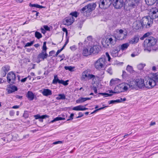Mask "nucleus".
<instances>
[{
    "label": "nucleus",
    "instance_id": "nucleus-28",
    "mask_svg": "<svg viewBox=\"0 0 158 158\" xmlns=\"http://www.w3.org/2000/svg\"><path fill=\"white\" fill-rule=\"evenodd\" d=\"M105 7L106 9L109 7L112 3V1L111 0H105Z\"/></svg>",
    "mask_w": 158,
    "mask_h": 158
},
{
    "label": "nucleus",
    "instance_id": "nucleus-12",
    "mask_svg": "<svg viewBox=\"0 0 158 158\" xmlns=\"http://www.w3.org/2000/svg\"><path fill=\"white\" fill-rule=\"evenodd\" d=\"M74 19L72 16H69L65 18L63 23L64 25L69 26L71 25L74 21Z\"/></svg>",
    "mask_w": 158,
    "mask_h": 158
},
{
    "label": "nucleus",
    "instance_id": "nucleus-9",
    "mask_svg": "<svg viewBox=\"0 0 158 158\" xmlns=\"http://www.w3.org/2000/svg\"><path fill=\"white\" fill-rule=\"evenodd\" d=\"M150 17L153 20L158 17V9L156 7L152 8L150 9L149 15Z\"/></svg>",
    "mask_w": 158,
    "mask_h": 158
},
{
    "label": "nucleus",
    "instance_id": "nucleus-21",
    "mask_svg": "<svg viewBox=\"0 0 158 158\" xmlns=\"http://www.w3.org/2000/svg\"><path fill=\"white\" fill-rule=\"evenodd\" d=\"M91 53H98L100 50L98 46L97 45H94L90 48Z\"/></svg>",
    "mask_w": 158,
    "mask_h": 158
},
{
    "label": "nucleus",
    "instance_id": "nucleus-33",
    "mask_svg": "<svg viewBox=\"0 0 158 158\" xmlns=\"http://www.w3.org/2000/svg\"><path fill=\"white\" fill-rule=\"evenodd\" d=\"M35 37L38 39L41 38L42 37L41 34L39 32L37 31L35 32Z\"/></svg>",
    "mask_w": 158,
    "mask_h": 158
},
{
    "label": "nucleus",
    "instance_id": "nucleus-20",
    "mask_svg": "<svg viewBox=\"0 0 158 158\" xmlns=\"http://www.w3.org/2000/svg\"><path fill=\"white\" fill-rule=\"evenodd\" d=\"M134 26L136 29H139L143 27L141 22L139 21L135 22L134 23Z\"/></svg>",
    "mask_w": 158,
    "mask_h": 158
},
{
    "label": "nucleus",
    "instance_id": "nucleus-61",
    "mask_svg": "<svg viewBox=\"0 0 158 158\" xmlns=\"http://www.w3.org/2000/svg\"><path fill=\"white\" fill-rule=\"evenodd\" d=\"M70 49L72 51H74L76 49V47L75 45H73L70 47Z\"/></svg>",
    "mask_w": 158,
    "mask_h": 158
},
{
    "label": "nucleus",
    "instance_id": "nucleus-63",
    "mask_svg": "<svg viewBox=\"0 0 158 158\" xmlns=\"http://www.w3.org/2000/svg\"><path fill=\"white\" fill-rule=\"evenodd\" d=\"M87 39L89 41H91L92 39V36H88L87 38Z\"/></svg>",
    "mask_w": 158,
    "mask_h": 158
},
{
    "label": "nucleus",
    "instance_id": "nucleus-44",
    "mask_svg": "<svg viewBox=\"0 0 158 158\" xmlns=\"http://www.w3.org/2000/svg\"><path fill=\"white\" fill-rule=\"evenodd\" d=\"M87 78H88L89 79H91L92 78H95V76L92 74H88Z\"/></svg>",
    "mask_w": 158,
    "mask_h": 158
},
{
    "label": "nucleus",
    "instance_id": "nucleus-23",
    "mask_svg": "<svg viewBox=\"0 0 158 158\" xmlns=\"http://www.w3.org/2000/svg\"><path fill=\"white\" fill-rule=\"evenodd\" d=\"M88 71L87 70L83 71L82 73V76L81 78V79L82 81H85V78L87 77L88 76Z\"/></svg>",
    "mask_w": 158,
    "mask_h": 158
},
{
    "label": "nucleus",
    "instance_id": "nucleus-46",
    "mask_svg": "<svg viewBox=\"0 0 158 158\" xmlns=\"http://www.w3.org/2000/svg\"><path fill=\"white\" fill-rule=\"evenodd\" d=\"M116 102H118V99H117L116 100H112L109 101L108 102V103H109V104H110L114 103Z\"/></svg>",
    "mask_w": 158,
    "mask_h": 158
},
{
    "label": "nucleus",
    "instance_id": "nucleus-29",
    "mask_svg": "<svg viewBox=\"0 0 158 158\" xmlns=\"http://www.w3.org/2000/svg\"><path fill=\"white\" fill-rule=\"evenodd\" d=\"M65 119V118H62L61 117H57L55 118H54L53 120H52L49 123H53L55 122L58 121L59 120H64Z\"/></svg>",
    "mask_w": 158,
    "mask_h": 158
},
{
    "label": "nucleus",
    "instance_id": "nucleus-62",
    "mask_svg": "<svg viewBox=\"0 0 158 158\" xmlns=\"http://www.w3.org/2000/svg\"><path fill=\"white\" fill-rule=\"evenodd\" d=\"M150 32H148L144 35V36H145V38L148 37L150 35Z\"/></svg>",
    "mask_w": 158,
    "mask_h": 158
},
{
    "label": "nucleus",
    "instance_id": "nucleus-26",
    "mask_svg": "<svg viewBox=\"0 0 158 158\" xmlns=\"http://www.w3.org/2000/svg\"><path fill=\"white\" fill-rule=\"evenodd\" d=\"M99 7L101 9H106L105 0H99Z\"/></svg>",
    "mask_w": 158,
    "mask_h": 158
},
{
    "label": "nucleus",
    "instance_id": "nucleus-56",
    "mask_svg": "<svg viewBox=\"0 0 158 158\" xmlns=\"http://www.w3.org/2000/svg\"><path fill=\"white\" fill-rule=\"evenodd\" d=\"M73 116H74L73 114L72 113V114H71L69 116V118L67 120V121H69V120L73 119Z\"/></svg>",
    "mask_w": 158,
    "mask_h": 158
},
{
    "label": "nucleus",
    "instance_id": "nucleus-8",
    "mask_svg": "<svg viewBox=\"0 0 158 158\" xmlns=\"http://www.w3.org/2000/svg\"><path fill=\"white\" fill-rule=\"evenodd\" d=\"M68 80L64 81L62 79L60 80L58 79L57 75H55L54 76V78L52 81V83L53 84L56 85L57 83H58L59 84H61L66 86L68 84Z\"/></svg>",
    "mask_w": 158,
    "mask_h": 158
},
{
    "label": "nucleus",
    "instance_id": "nucleus-45",
    "mask_svg": "<svg viewBox=\"0 0 158 158\" xmlns=\"http://www.w3.org/2000/svg\"><path fill=\"white\" fill-rule=\"evenodd\" d=\"M103 56H104V55ZM106 57V58L107 57L108 58V60L109 61H110L111 58L110 55H109L108 53V52H106V56H104Z\"/></svg>",
    "mask_w": 158,
    "mask_h": 158
},
{
    "label": "nucleus",
    "instance_id": "nucleus-64",
    "mask_svg": "<svg viewBox=\"0 0 158 158\" xmlns=\"http://www.w3.org/2000/svg\"><path fill=\"white\" fill-rule=\"evenodd\" d=\"M62 51V50L60 49L59 50H58L56 52V54L55 55V56H57L58 54Z\"/></svg>",
    "mask_w": 158,
    "mask_h": 158
},
{
    "label": "nucleus",
    "instance_id": "nucleus-40",
    "mask_svg": "<svg viewBox=\"0 0 158 158\" xmlns=\"http://www.w3.org/2000/svg\"><path fill=\"white\" fill-rule=\"evenodd\" d=\"M99 94L102 95L103 96H104L105 97H107L109 96H111L112 95V94H109L107 93H99Z\"/></svg>",
    "mask_w": 158,
    "mask_h": 158
},
{
    "label": "nucleus",
    "instance_id": "nucleus-34",
    "mask_svg": "<svg viewBox=\"0 0 158 158\" xmlns=\"http://www.w3.org/2000/svg\"><path fill=\"white\" fill-rule=\"evenodd\" d=\"M126 69L130 73H133V72L134 70H133L132 67L129 65L127 66Z\"/></svg>",
    "mask_w": 158,
    "mask_h": 158
},
{
    "label": "nucleus",
    "instance_id": "nucleus-7",
    "mask_svg": "<svg viewBox=\"0 0 158 158\" xmlns=\"http://www.w3.org/2000/svg\"><path fill=\"white\" fill-rule=\"evenodd\" d=\"M7 81L9 84L13 85L15 84L16 79L15 74L13 72H9L7 75Z\"/></svg>",
    "mask_w": 158,
    "mask_h": 158
},
{
    "label": "nucleus",
    "instance_id": "nucleus-48",
    "mask_svg": "<svg viewBox=\"0 0 158 158\" xmlns=\"http://www.w3.org/2000/svg\"><path fill=\"white\" fill-rule=\"evenodd\" d=\"M145 1L146 2V3L147 5L148 6H151L152 5V4L151 3V0H145Z\"/></svg>",
    "mask_w": 158,
    "mask_h": 158
},
{
    "label": "nucleus",
    "instance_id": "nucleus-1",
    "mask_svg": "<svg viewBox=\"0 0 158 158\" xmlns=\"http://www.w3.org/2000/svg\"><path fill=\"white\" fill-rule=\"evenodd\" d=\"M119 9L123 6L127 10L136 8L141 3V0H119Z\"/></svg>",
    "mask_w": 158,
    "mask_h": 158
},
{
    "label": "nucleus",
    "instance_id": "nucleus-25",
    "mask_svg": "<svg viewBox=\"0 0 158 158\" xmlns=\"http://www.w3.org/2000/svg\"><path fill=\"white\" fill-rule=\"evenodd\" d=\"M151 78L155 81L156 83L158 82V73H153Z\"/></svg>",
    "mask_w": 158,
    "mask_h": 158
},
{
    "label": "nucleus",
    "instance_id": "nucleus-60",
    "mask_svg": "<svg viewBox=\"0 0 158 158\" xmlns=\"http://www.w3.org/2000/svg\"><path fill=\"white\" fill-rule=\"evenodd\" d=\"M35 119H40L41 118V116L39 114H37L34 116Z\"/></svg>",
    "mask_w": 158,
    "mask_h": 158
},
{
    "label": "nucleus",
    "instance_id": "nucleus-22",
    "mask_svg": "<svg viewBox=\"0 0 158 158\" xmlns=\"http://www.w3.org/2000/svg\"><path fill=\"white\" fill-rule=\"evenodd\" d=\"M35 95L31 91H28L27 94V97L28 99L32 101L34 98Z\"/></svg>",
    "mask_w": 158,
    "mask_h": 158
},
{
    "label": "nucleus",
    "instance_id": "nucleus-47",
    "mask_svg": "<svg viewBox=\"0 0 158 158\" xmlns=\"http://www.w3.org/2000/svg\"><path fill=\"white\" fill-rule=\"evenodd\" d=\"M114 0H113V1H114ZM118 2V0H115V2H114V3H113V5L114 6V7L115 8L117 9L118 8V6H117V3Z\"/></svg>",
    "mask_w": 158,
    "mask_h": 158
},
{
    "label": "nucleus",
    "instance_id": "nucleus-35",
    "mask_svg": "<svg viewBox=\"0 0 158 158\" xmlns=\"http://www.w3.org/2000/svg\"><path fill=\"white\" fill-rule=\"evenodd\" d=\"M9 68L8 66H5L2 68V70L3 72L7 73L9 70Z\"/></svg>",
    "mask_w": 158,
    "mask_h": 158
},
{
    "label": "nucleus",
    "instance_id": "nucleus-42",
    "mask_svg": "<svg viewBox=\"0 0 158 158\" xmlns=\"http://www.w3.org/2000/svg\"><path fill=\"white\" fill-rule=\"evenodd\" d=\"M29 114L28 112L27 111H25L24 112L23 116L25 118H28Z\"/></svg>",
    "mask_w": 158,
    "mask_h": 158
},
{
    "label": "nucleus",
    "instance_id": "nucleus-43",
    "mask_svg": "<svg viewBox=\"0 0 158 158\" xmlns=\"http://www.w3.org/2000/svg\"><path fill=\"white\" fill-rule=\"evenodd\" d=\"M34 41H31L30 42H28L26 44L25 47H29L31 46L34 43Z\"/></svg>",
    "mask_w": 158,
    "mask_h": 158
},
{
    "label": "nucleus",
    "instance_id": "nucleus-58",
    "mask_svg": "<svg viewBox=\"0 0 158 158\" xmlns=\"http://www.w3.org/2000/svg\"><path fill=\"white\" fill-rule=\"evenodd\" d=\"M44 27L45 30H46V31H49L50 30V28L47 25H44Z\"/></svg>",
    "mask_w": 158,
    "mask_h": 158
},
{
    "label": "nucleus",
    "instance_id": "nucleus-14",
    "mask_svg": "<svg viewBox=\"0 0 158 158\" xmlns=\"http://www.w3.org/2000/svg\"><path fill=\"white\" fill-rule=\"evenodd\" d=\"M127 32L126 31H123L122 29L119 30V40H122L126 38Z\"/></svg>",
    "mask_w": 158,
    "mask_h": 158
},
{
    "label": "nucleus",
    "instance_id": "nucleus-31",
    "mask_svg": "<svg viewBox=\"0 0 158 158\" xmlns=\"http://www.w3.org/2000/svg\"><path fill=\"white\" fill-rule=\"evenodd\" d=\"M129 46V44L128 43L123 44L121 46V49L122 50H125Z\"/></svg>",
    "mask_w": 158,
    "mask_h": 158
},
{
    "label": "nucleus",
    "instance_id": "nucleus-16",
    "mask_svg": "<svg viewBox=\"0 0 158 158\" xmlns=\"http://www.w3.org/2000/svg\"><path fill=\"white\" fill-rule=\"evenodd\" d=\"M41 93L44 96H45L51 95L52 94V91L48 89H43Z\"/></svg>",
    "mask_w": 158,
    "mask_h": 158
},
{
    "label": "nucleus",
    "instance_id": "nucleus-6",
    "mask_svg": "<svg viewBox=\"0 0 158 158\" xmlns=\"http://www.w3.org/2000/svg\"><path fill=\"white\" fill-rule=\"evenodd\" d=\"M141 20L143 27L145 26L146 28L150 27L153 22V20L148 16L143 18Z\"/></svg>",
    "mask_w": 158,
    "mask_h": 158
},
{
    "label": "nucleus",
    "instance_id": "nucleus-30",
    "mask_svg": "<svg viewBox=\"0 0 158 158\" xmlns=\"http://www.w3.org/2000/svg\"><path fill=\"white\" fill-rule=\"evenodd\" d=\"M83 107V106L80 105L74 107L73 108V110L76 111L82 110V107Z\"/></svg>",
    "mask_w": 158,
    "mask_h": 158
},
{
    "label": "nucleus",
    "instance_id": "nucleus-4",
    "mask_svg": "<svg viewBox=\"0 0 158 158\" xmlns=\"http://www.w3.org/2000/svg\"><path fill=\"white\" fill-rule=\"evenodd\" d=\"M106 62V57L105 56H102L95 62L94 67L97 70H103L105 69Z\"/></svg>",
    "mask_w": 158,
    "mask_h": 158
},
{
    "label": "nucleus",
    "instance_id": "nucleus-18",
    "mask_svg": "<svg viewBox=\"0 0 158 158\" xmlns=\"http://www.w3.org/2000/svg\"><path fill=\"white\" fill-rule=\"evenodd\" d=\"M82 55L84 56H87L91 54V48H83L82 51Z\"/></svg>",
    "mask_w": 158,
    "mask_h": 158
},
{
    "label": "nucleus",
    "instance_id": "nucleus-2",
    "mask_svg": "<svg viewBox=\"0 0 158 158\" xmlns=\"http://www.w3.org/2000/svg\"><path fill=\"white\" fill-rule=\"evenodd\" d=\"M157 40L154 37L152 36H150L146 39L143 42V46L145 48V50L149 52L152 50L154 51H158V48L155 46L156 44Z\"/></svg>",
    "mask_w": 158,
    "mask_h": 158
},
{
    "label": "nucleus",
    "instance_id": "nucleus-57",
    "mask_svg": "<svg viewBox=\"0 0 158 158\" xmlns=\"http://www.w3.org/2000/svg\"><path fill=\"white\" fill-rule=\"evenodd\" d=\"M78 115H79V116L78 117H76V118H81V117H82L84 115L81 112H79L78 113Z\"/></svg>",
    "mask_w": 158,
    "mask_h": 158
},
{
    "label": "nucleus",
    "instance_id": "nucleus-10",
    "mask_svg": "<svg viewBox=\"0 0 158 158\" xmlns=\"http://www.w3.org/2000/svg\"><path fill=\"white\" fill-rule=\"evenodd\" d=\"M145 83V87L148 89H151L156 85L155 81L151 78H148Z\"/></svg>",
    "mask_w": 158,
    "mask_h": 158
},
{
    "label": "nucleus",
    "instance_id": "nucleus-17",
    "mask_svg": "<svg viewBox=\"0 0 158 158\" xmlns=\"http://www.w3.org/2000/svg\"><path fill=\"white\" fill-rule=\"evenodd\" d=\"M139 38V36L138 35H134L133 37L129 40V43L130 44H134L138 43Z\"/></svg>",
    "mask_w": 158,
    "mask_h": 158
},
{
    "label": "nucleus",
    "instance_id": "nucleus-53",
    "mask_svg": "<svg viewBox=\"0 0 158 158\" xmlns=\"http://www.w3.org/2000/svg\"><path fill=\"white\" fill-rule=\"evenodd\" d=\"M117 87H115L114 89V91L112 90L110 91L109 93H118V91L115 90V89L117 88Z\"/></svg>",
    "mask_w": 158,
    "mask_h": 158
},
{
    "label": "nucleus",
    "instance_id": "nucleus-24",
    "mask_svg": "<svg viewBox=\"0 0 158 158\" xmlns=\"http://www.w3.org/2000/svg\"><path fill=\"white\" fill-rule=\"evenodd\" d=\"M118 54V51L117 48H114V49L111 52V55L113 57H115L117 56Z\"/></svg>",
    "mask_w": 158,
    "mask_h": 158
},
{
    "label": "nucleus",
    "instance_id": "nucleus-37",
    "mask_svg": "<svg viewBox=\"0 0 158 158\" xmlns=\"http://www.w3.org/2000/svg\"><path fill=\"white\" fill-rule=\"evenodd\" d=\"M64 68L66 70H69L70 71H72L74 67L71 66H65Z\"/></svg>",
    "mask_w": 158,
    "mask_h": 158
},
{
    "label": "nucleus",
    "instance_id": "nucleus-52",
    "mask_svg": "<svg viewBox=\"0 0 158 158\" xmlns=\"http://www.w3.org/2000/svg\"><path fill=\"white\" fill-rule=\"evenodd\" d=\"M117 79H116V80H117ZM116 81V80L112 79L110 81V84L111 85L113 84H115V82Z\"/></svg>",
    "mask_w": 158,
    "mask_h": 158
},
{
    "label": "nucleus",
    "instance_id": "nucleus-36",
    "mask_svg": "<svg viewBox=\"0 0 158 158\" xmlns=\"http://www.w3.org/2000/svg\"><path fill=\"white\" fill-rule=\"evenodd\" d=\"M145 66V64H140L137 66V68L139 70H142Z\"/></svg>",
    "mask_w": 158,
    "mask_h": 158
},
{
    "label": "nucleus",
    "instance_id": "nucleus-38",
    "mask_svg": "<svg viewBox=\"0 0 158 158\" xmlns=\"http://www.w3.org/2000/svg\"><path fill=\"white\" fill-rule=\"evenodd\" d=\"M46 42H44L43 43V45L42 47V51L46 52L47 48L46 46Z\"/></svg>",
    "mask_w": 158,
    "mask_h": 158
},
{
    "label": "nucleus",
    "instance_id": "nucleus-54",
    "mask_svg": "<svg viewBox=\"0 0 158 158\" xmlns=\"http://www.w3.org/2000/svg\"><path fill=\"white\" fill-rule=\"evenodd\" d=\"M127 76V73L125 71H123L122 76L123 78H124Z\"/></svg>",
    "mask_w": 158,
    "mask_h": 158
},
{
    "label": "nucleus",
    "instance_id": "nucleus-41",
    "mask_svg": "<svg viewBox=\"0 0 158 158\" xmlns=\"http://www.w3.org/2000/svg\"><path fill=\"white\" fill-rule=\"evenodd\" d=\"M128 87L126 86H124L123 88H122V90L121 91L120 90V89L119 88V93L120 92H124L126 91L128 89Z\"/></svg>",
    "mask_w": 158,
    "mask_h": 158
},
{
    "label": "nucleus",
    "instance_id": "nucleus-27",
    "mask_svg": "<svg viewBox=\"0 0 158 158\" xmlns=\"http://www.w3.org/2000/svg\"><path fill=\"white\" fill-rule=\"evenodd\" d=\"M65 98V96L64 94H58V96L56 98L57 100H64Z\"/></svg>",
    "mask_w": 158,
    "mask_h": 158
},
{
    "label": "nucleus",
    "instance_id": "nucleus-49",
    "mask_svg": "<svg viewBox=\"0 0 158 158\" xmlns=\"http://www.w3.org/2000/svg\"><path fill=\"white\" fill-rule=\"evenodd\" d=\"M38 5L37 4H31V3H30L29 4V6L31 7H34L38 8Z\"/></svg>",
    "mask_w": 158,
    "mask_h": 158
},
{
    "label": "nucleus",
    "instance_id": "nucleus-50",
    "mask_svg": "<svg viewBox=\"0 0 158 158\" xmlns=\"http://www.w3.org/2000/svg\"><path fill=\"white\" fill-rule=\"evenodd\" d=\"M107 72L109 73L110 75H111L112 74V69L111 67L108 68L107 70Z\"/></svg>",
    "mask_w": 158,
    "mask_h": 158
},
{
    "label": "nucleus",
    "instance_id": "nucleus-51",
    "mask_svg": "<svg viewBox=\"0 0 158 158\" xmlns=\"http://www.w3.org/2000/svg\"><path fill=\"white\" fill-rule=\"evenodd\" d=\"M119 102H123L124 101H125L126 100V98H122L119 97Z\"/></svg>",
    "mask_w": 158,
    "mask_h": 158
},
{
    "label": "nucleus",
    "instance_id": "nucleus-32",
    "mask_svg": "<svg viewBox=\"0 0 158 158\" xmlns=\"http://www.w3.org/2000/svg\"><path fill=\"white\" fill-rule=\"evenodd\" d=\"M85 101L84 98L81 97L78 99L77 100L76 102L77 103H81Z\"/></svg>",
    "mask_w": 158,
    "mask_h": 158
},
{
    "label": "nucleus",
    "instance_id": "nucleus-11",
    "mask_svg": "<svg viewBox=\"0 0 158 158\" xmlns=\"http://www.w3.org/2000/svg\"><path fill=\"white\" fill-rule=\"evenodd\" d=\"M136 85L137 89L138 88L139 89H142L145 87V83L144 81L142 78H138L136 79Z\"/></svg>",
    "mask_w": 158,
    "mask_h": 158
},
{
    "label": "nucleus",
    "instance_id": "nucleus-19",
    "mask_svg": "<svg viewBox=\"0 0 158 158\" xmlns=\"http://www.w3.org/2000/svg\"><path fill=\"white\" fill-rule=\"evenodd\" d=\"M48 56V54L46 52L41 51L38 56L37 57L38 59H41L43 60H44Z\"/></svg>",
    "mask_w": 158,
    "mask_h": 158
},
{
    "label": "nucleus",
    "instance_id": "nucleus-15",
    "mask_svg": "<svg viewBox=\"0 0 158 158\" xmlns=\"http://www.w3.org/2000/svg\"><path fill=\"white\" fill-rule=\"evenodd\" d=\"M136 83V79H134L129 82L127 84V85H129V88L132 89H137Z\"/></svg>",
    "mask_w": 158,
    "mask_h": 158
},
{
    "label": "nucleus",
    "instance_id": "nucleus-39",
    "mask_svg": "<svg viewBox=\"0 0 158 158\" xmlns=\"http://www.w3.org/2000/svg\"><path fill=\"white\" fill-rule=\"evenodd\" d=\"M70 15H71V16L76 18L77 17V12L76 11L72 12L70 14Z\"/></svg>",
    "mask_w": 158,
    "mask_h": 158
},
{
    "label": "nucleus",
    "instance_id": "nucleus-13",
    "mask_svg": "<svg viewBox=\"0 0 158 158\" xmlns=\"http://www.w3.org/2000/svg\"><path fill=\"white\" fill-rule=\"evenodd\" d=\"M12 85L10 84L8 86L6 89V90L9 94H10L17 90V88L15 85Z\"/></svg>",
    "mask_w": 158,
    "mask_h": 158
},
{
    "label": "nucleus",
    "instance_id": "nucleus-5",
    "mask_svg": "<svg viewBox=\"0 0 158 158\" xmlns=\"http://www.w3.org/2000/svg\"><path fill=\"white\" fill-rule=\"evenodd\" d=\"M96 6V5L95 3H89L83 7L81 10V12L82 13L85 12L86 13L90 12L95 9Z\"/></svg>",
    "mask_w": 158,
    "mask_h": 158
},
{
    "label": "nucleus",
    "instance_id": "nucleus-3",
    "mask_svg": "<svg viewBox=\"0 0 158 158\" xmlns=\"http://www.w3.org/2000/svg\"><path fill=\"white\" fill-rule=\"evenodd\" d=\"M117 37L113 35H108L105 37V39H104L102 41V44L103 47L106 48H108L110 46L114 45L118 40Z\"/></svg>",
    "mask_w": 158,
    "mask_h": 158
},
{
    "label": "nucleus",
    "instance_id": "nucleus-59",
    "mask_svg": "<svg viewBox=\"0 0 158 158\" xmlns=\"http://www.w3.org/2000/svg\"><path fill=\"white\" fill-rule=\"evenodd\" d=\"M151 3L152 4V5L155 3L157 4V0H151Z\"/></svg>",
    "mask_w": 158,
    "mask_h": 158
},
{
    "label": "nucleus",
    "instance_id": "nucleus-55",
    "mask_svg": "<svg viewBox=\"0 0 158 158\" xmlns=\"http://www.w3.org/2000/svg\"><path fill=\"white\" fill-rule=\"evenodd\" d=\"M49 116L47 114H45L44 115H42L41 116V118H42L43 119H45L46 118H49Z\"/></svg>",
    "mask_w": 158,
    "mask_h": 158
}]
</instances>
